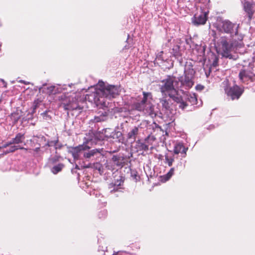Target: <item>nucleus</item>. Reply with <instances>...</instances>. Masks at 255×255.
<instances>
[{
  "instance_id": "2f4dec72",
  "label": "nucleus",
  "mask_w": 255,
  "mask_h": 255,
  "mask_svg": "<svg viewBox=\"0 0 255 255\" xmlns=\"http://www.w3.org/2000/svg\"><path fill=\"white\" fill-rule=\"evenodd\" d=\"M115 134H116L117 136L118 137H119L121 136L122 135V133L120 131H117V132H114H114H112L111 134H110V135L106 134L105 136L107 137H113V138H114V136H115Z\"/></svg>"
},
{
  "instance_id": "f704fd0d",
  "label": "nucleus",
  "mask_w": 255,
  "mask_h": 255,
  "mask_svg": "<svg viewBox=\"0 0 255 255\" xmlns=\"http://www.w3.org/2000/svg\"><path fill=\"white\" fill-rule=\"evenodd\" d=\"M218 61H219L218 58L217 57H215L214 60L213 61V63L212 64V66L214 67H217L218 65Z\"/></svg>"
},
{
  "instance_id": "c756f323",
  "label": "nucleus",
  "mask_w": 255,
  "mask_h": 255,
  "mask_svg": "<svg viewBox=\"0 0 255 255\" xmlns=\"http://www.w3.org/2000/svg\"><path fill=\"white\" fill-rule=\"evenodd\" d=\"M155 137L153 135H148L144 140L145 142L148 145H152L155 140Z\"/></svg>"
},
{
  "instance_id": "c03bdc74",
  "label": "nucleus",
  "mask_w": 255,
  "mask_h": 255,
  "mask_svg": "<svg viewBox=\"0 0 255 255\" xmlns=\"http://www.w3.org/2000/svg\"><path fill=\"white\" fill-rule=\"evenodd\" d=\"M195 46V47H196H196L197 48V47H199V46H198L197 44H196Z\"/></svg>"
},
{
  "instance_id": "1a4fd4ad",
  "label": "nucleus",
  "mask_w": 255,
  "mask_h": 255,
  "mask_svg": "<svg viewBox=\"0 0 255 255\" xmlns=\"http://www.w3.org/2000/svg\"><path fill=\"white\" fill-rule=\"evenodd\" d=\"M254 73L249 69H242L239 74V77L242 82L246 84L253 81Z\"/></svg>"
},
{
  "instance_id": "c85d7f7f",
  "label": "nucleus",
  "mask_w": 255,
  "mask_h": 255,
  "mask_svg": "<svg viewBox=\"0 0 255 255\" xmlns=\"http://www.w3.org/2000/svg\"><path fill=\"white\" fill-rule=\"evenodd\" d=\"M165 162L167 163L169 166L172 165L173 162L174 161V157L173 156H169L168 155H165Z\"/></svg>"
},
{
  "instance_id": "49530a36",
  "label": "nucleus",
  "mask_w": 255,
  "mask_h": 255,
  "mask_svg": "<svg viewBox=\"0 0 255 255\" xmlns=\"http://www.w3.org/2000/svg\"><path fill=\"white\" fill-rule=\"evenodd\" d=\"M204 49H203V51L201 52V53H204Z\"/></svg>"
},
{
  "instance_id": "4c0bfd02",
  "label": "nucleus",
  "mask_w": 255,
  "mask_h": 255,
  "mask_svg": "<svg viewBox=\"0 0 255 255\" xmlns=\"http://www.w3.org/2000/svg\"><path fill=\"white\" fill-rule=\"evenodd\" d=\"M204 86L202 85H200V84L197 85L195 87V89H196V90L200 91L203 90L204 89Z\"/></svg>"
},
{
  "instance_id": "f3484780",
  "label": "nucleus",
  "mask_w": 255,
  "mask_h": 255,
  "mask_svg": "<svg viewBox=\"0 0 255 255\" xmlns=\"http://www.w3.org/2000/svg\"><path fill=\"white\" fill-rule=\"evenodd\" d=\"M195 73V71L193 68L191 62H186L185 65L184 75L194 77Z\"/></svg>"
},
{
  "instance_id": "a211bd4d",
  "label": "nucleus",
  "mask_w": 255,
  "mask_h": 255,
  "mask_svg": "<svg viewBox=\"0 0 255 255\" xmlns=\"http://www.w3.org/2000/svg\"><path fill=\"white\" fill-rule=\"evenodd\" d=\"M40 92L45 93L47 94L50 95L56 92V87L54 86H47L43 85L42 87L39 88Z\"/></svg>"
},
{
  "instance_id": "5701e85b",
  "label": "nucleus",
  "mask_w": 255,
  "mask_h": 255,
  "mask_svg": "<svg viewBox=\"0 0 255 255\" xmlns=\"http://www.w3.org/2000/svg\"><path fill=\"white\" fill-rule=\"evenodd\" d=\"M136 146L137 150L147 151L148 150V145L145 142H142L139 140H138L136 142Z\"/></svg>"
},
{
  "instance_id": "9b49d317",
  "label": "nucleus",
  "mask_w": 255,
  "mask_h": 255,
  "mask_svg": "<svg viewBox=\"0 0 255 255\" xmlns=\"http://www.w3.org/2000/svg\"><path fill=\"white\" fill-rule=\"evenodd\" d=\"M242 3L244 10L247 13L249 20H251L255 11V5L253 3L246 0H244Z\"/></svg>"
},
{
  "instance_id": "ddd939ff",
  "label": "nucleus",
  "mask_w": 255,
  "mask_h": 255,
  "mask_svg": "<svg viewBox=\"0 0 255 255\" xmlns=\"http://www.w3.org/2000/svg\"><path fill=\"white\" fill-rule=\"evenodd\" d=\"M89 147L86 145H80L78 146L73 147L71 152L74 159H79L81 154H83V151L89 149Z\"/></svg>"
},
{
  "instance_id": "4be33fe9",
  "label": "nucleus",
  "mask_w": 255,
  "mask_h": 255,
  "mask_svg": "<svg viewBox=\"0 0 255 255\" xmlns=\"http://www.w3.org/2000/svg\"><path fill=\"white\" fill-rule=\"evenodd\" d=\"M9 147V148L3 151V154H6L10 152H13L18 149H26V148L21 147L20 145L11 144Z\"/></svg>"
},
{
  "instance_id": "de8ad7c7",
  "label": "nucleus",
  "mask_w": 255,
  "mask_h": 255,
  "mask_svg": "<svg viewBox=\"0 0 255 255\" xmlns=\"http://www.w3.org/2000/svg\"><path fill=\"white\" fill-rule=\"evenodd\" d=\"M103 212H104V213H105V214L106 215V211H103Z\"/></svg>"
},
{
  "instance_id": "39448f33",
  "label": "nucleus",
  "mask_w": 255,
  "mask_h": 255,
  "mask_svg": "<svg viewBox=\"0 0 255 255\" xmlns=\"http://www.w3.org/2000/svg\"><path fill=\"white\" fill-rule=\"evenodd\" d=\"M239 25L232 22L229 20L219 21L217 24V28L221 32L230 34L232 38L239 37Z\"/></svg>"
},
{
  "instance_id": "79ce46f5",
  "label": "nucleus",
  "mask_w": 255,
  "mask_h": 255,
  "mask_svg": "<svg viewBox=\"0 0 255 255\" xmlns=\"http://www.w3.org/2000/svg\"><path fill=\"white\" fill-rule=\"evenodd\" d=\"M120 252H114L113 254L112 255H118V254H119V253H120Z\"/></svg>"
},
{
  "instance_id": "aec40b11",
  "label": "nucleus",
  "mask_w": 255,
  "mask_h": 255,
  "mask_svg": "<svg viewBox=\"0 0 255 255\" xmlns=\"http://www.w3.org/2000/svg\"><path fill=\"white\" fill-rule=\"evenodd\" d=\"M125 159V158L121 155H114L112 158L114 163L120 167H122L124 165Z\"/></svg>"
},
{
  "instance_id": "e433bc0d",
  "label": "nucleus",
  "mask_w": 255,
  "mask_h": 255,
  "mask_svg": "<svg viewBox=\"0 0 255 255\" xmlns=\"http://www.w3.org/2000/svg\"><path fill=\"white\" fill-rule=\"evenodd\" d=\"M12 144L11 143L10 140L8 141L4 144H3L1 146H0V149L4 148L9 146Z\"/></svg>"
},
{
  "instance_id": "b1692460",
  "label": "nucleus",
  "mask_w": 255,
  "mask_h": 255,
  "mask_svg": "<svg viewBox=\"0 0 255 255\" xmlns=\"http://www.w3.org/2000/svg\"><path fill=\"white\" fill-rule=\"evenodd\" d=\"M97 153H100V149H94L88 152L83 151V156L87 158H90L94 156Z\"/></svg>"
},
{
  "instance_id": "7c9ffc66",
  "label": "nucleus",
  "mask_w": 255,
  "mask_h": 255,
  "mask_svg": "<svg viewBox=\"0 0 255 255\" xmlns=\"http://www.w3.org/2000/svg\"><path fill=\"white\" fill-rule=\"evenodd\" d=\"M21 115L18 111L12 113L11 114V118L14 121V123L17 122L20 118Z\"/></svg>"
},
{
  "instance_id": "473e14b6",
  "label": "nucleus",
  "mask_w": 255,
  "mask_h": 255,
  "mask_svg": "<svg viewBox=\"0 0 255 255\" xmlns=\"http://www.w3.org/2000/svg\"><path fill=\"white\" fill-rule=\"evenodd\" d=\"M174 172V168H171L169 172L166 174V180H168L173 174Z\"/></svg>"
},
{
  "instance_id": "37998d69",
  "label": "nucleus",
  "mask_w": 255,
  "mask_h": 255,
  "mask_svg": "<svg viewBox=\"0 0 255 255\" xmlns=\"http://www.w3.org/2000/svg\"><path fill=\"white\" fill-rule=\"evenodd\" d=\"M76 168L77 169H79V167H78V166L77 165H76Z\"/></svg>"
},
{
  "instance_id": "7ed1b4c3",
  "label": "nucleus",
  "mask_w": 255,
  "mask_h": 255,
  "mask_svg": "<svg viewBox=\"0 0 255 255\" xmlns=\"http://www.w3.org/2000/svg\"><path fill=\"white\" fill-rule=\"evenodd\" d=\"M143 97L140 102H135L134 99L130 97L131 102H128L126 104L128 105V108L131 110L142 111L145 114L148 115L152 118L155 117L156 114L154 111V107L151 103V100H152L151 93L143 92Z\"/></svg>"
},
{
  "instance_id": "0eeeda50",
  "label": "nucleus",
  "mask_w": 255,
  "mask_h": 255,
  "mask_svg": "<svg viewBox=\"0 0 255 255\" xmlns=\"http://www.w3.org/2000/svg\"><path fill=\"white\" fill-rule=\"evenodd\" d=\"M194 77L189 76L183 75L178 78L177 81L178 84L177 85L176 88L178 90L183 93L185 92L184 89L189 90L194 85Z\"/></svg>"
},
{
  "instance_id": "412c9836",
  "label": "nucleus",
  "mask_w": 255,
  "mask_h": 255,
  "mask_svg": "<svg viewBox=\"0 0 255 255\" xmlns=\"http://www.w3.org/2000/svg\"><path fill=\"white\" fill-rule=\"evenodd\" d=\"M25 137L24 134L18 133L14 138L10 140V142L12 144H18L19 143H22Z\"/></svg>"
},
{
  "instance_id": "a878e982",
  "label": "nucleus",
  "mask_w": 255,
  "mask_h": 255,
  "mask_svg": "<svg viewBox=\"0 0 255 255\" xmlns=\"http://www.w3.org/2000/svg\"><path fill=\"white\" fill-rule=\"evenodd\" d=\"M61 158V157L57 155H55L53 156H51L48 159V164L49 165H53L56 163L57 162L59 161Z\"/></svg>"
},
{
  "instance_id": "393cba45",
  "label": "nucleus",
  "mask_w": 255,
  "mask_h": 255,
  "mask_svg": "<svg viewBox=\"0 0 255 255\" xmlns=\"http://www.w3.org/2000/svg\"><path fill=\"white\" fill-rule=\"evenodd\" d=\"M64 167V165L63 164L59 163L57 165H54L51 169V171L53 174H56L57 173L61 171Z\"/></svg>"
},
{
  "instance_id": "72a5a7b5",
  "label": "nucleus",
  "mask_w": 255,
  "mask_h": 255,
  "mask_svg": "<svg viewBox=\"0 0 255 255\" xmlns=\"http://www.w3.org/2000/svg\"><path fill=\"white\" fill-rule=\"evenodd\" d=\"M58 142V140H54V141H48L47 143L46 144V145L47 146H55V148H56V145L57 143Z\"/></svg>"
},
{
  "instance_id": "cd10ccee",
  "label": "nucleus",
  "mask_w": 255,
  "mask_h": 255,
  "mask_svg": "<svg viewBox=\"0 0 255 255\" xmlns=\"http://www.w3.org/2000/svg\"><path fill=\"white\" fill-rule=\"evenodd\" d=\"M107 116V112H105L104 113H103L100 116H96L95 117V121L96 122H100L102 121H104L106 120V117Z\"/></svg>"
},
{
  "instance_id": "9d476101",
  "label": "nucleus",
  "mask_w": 255,
  "mask_h": 255,
  "mask_svg": "<svg viewBox=\"0 0 255 255\" xmlns=\"http://www.w3.org/2000/svg\"><path fill=\"white\" fill-rule=\"evenodd\" d=\"M183 94L182 96H180L182 97L183 99L184 102H185L186 104V106L184 108H182L179 106L180 108L182 109H184L189 104H191V105H194L197 104V99L196 95L194 93L191 94L189 93H186V92L182 93Z\"/></svg>"
},
{
  "instance_id": "a18cd8bd",
  "label": "nucleus",
  "mask_w": 255,
  "mask_h": 255,
  "mask_svg": "<svg viewBox=\"0 0 255 255\" xmlns=\"http://www.w3.org/2000/svg\"><path fill=\"white\" fill-rule=\"evenodd\" d=\"M39 148H36L35 149V150H36V151H38V150H39Z\"/></svg>"
},
{
  "instance_id": "4468645a",
  "label": "nucleus",
  "mask_w": 255,
  "mask_h": 255,
  "mask_svg": "<svg viewBox=\"0 0 255 255\" xmlns=\"http://www.w3.org/2000/svg\"><path fill=\"white\" fill-rule=\"evenodd\" d=\"M61 106L65 110H74L77 109V104L76 101L72 99V101L70 99L68 101L67 100L63 101L61 104Z\"/></svg>"
},
{
  "instance_id": "c9c22d12",
  "label": "nucleus",
  "mask_w": 255,
  "mask_h": 255,
  "mask_svg": "<svg viewBox=\"0 0 255 255\" xmlns=\"http://www.w3.org/2000/svg\"><path fill=\"white\" fill-rule=\"evenodd\" d=\"M43 116V118L45 120H49L50 119V117L48 115L47 112H45L42 114Z\"/></svg>"
},
{
  "instance_id": "20e7f679",
  "label": "nucleus",
  "mask_w": 255,
  "mask_h": 255,
  "mask_svg": "<svg viewBox=\"0 0 255 255\" xmlns=\"http://www.w3.org/2000/svg\"><path fill=\"white\" fill-rule=\"evenodd\" d=\"M243 38L244 36L242 34H240L239 37L234 38L233 40L229 41L227 37H221L220 42L222 56L226 58L232 59L233 56L231 52L235 48L242 46Z\"/></svg>"
},
{
  "instance_id": "58836bf2",
  "label": "nucleus",
  "mask_w": 255,
  "mask_h": 255,
  "mask_svg": "<svg viewBox=\"0 0 255 255\" xmlns=\"http://www.w3.org/2000/svg\"><path fill=\"white\" fill-rule=\"evenodd\" d=\"M186 43L187 44L190 46V48H192V46L191 44H192L193 42L191 38H188L186 39Z\"/></svg>"
},
{
  "instance_id": "6e6552de",
  "label": "nucleus",
  "mask_w": 255,
  "mask_h": 255,
  "mask_svg": "<svg viewBox=\"0 0 255 255\" xmlns=\"http://www.w3.org/2000/svg\"><path fill=\"white\" fill-rule=\"evenodd\" d=\"M225 91L228 96L230 97L233 100L238 99L243 94L244 90L237 85L233 87H227Z\"/></svg>"
},
{
  "instance_id": "f03ea898",
  "label": "nucleus",
  "mask_w": 255,
  "mask_h": 255,
  "mask_svg": "<svg viewBox=\"0 0 255 255\" xmlns=\"http://www.w3.org/2000/svg\"><path fill=\"white\" fill-rule=\"evenodd\" d=\"M178 84V82L175 76L168 75L165 79L160 82L158 86L163 95H168L170 98L177 103L180 104V107L184 108L186 104L178 93L176 88Z\"/></svg>"
},
{
  "instance_id": "f8f14e48",
  "label": "nucleus",
  "mask_w": 255,
  "mask_h": 255,
  "mask_svg": "<svg viewBox=\"0 0 255 255\" xmlns=\"http://www.w3.org/2000/svg\"><path fill=\"white\" fill-rule=\"evenodd\" d=\"M125 181V178L121 175H120L117 179H115V183H112L109 184V188L110 189V192H117L122 188L120 187Z\"/></svg>"
},
{
  "instance_id": "423d86ee",
  "label": "nucleus",
  "mask_w": 255,
  "mask_h": 255,
  "mask_svg": "<svg viewBox=\"0 0 255 255\" xmlns=\"http://www.w3.org/2000/svg\"><path fill=\"white\" fill-rule=\"evenodd\" d=\"M210 0H199L196 3L197 7H199L202 11H204L201 14H195L192 19L193 23L195 25L204 24L207 20V15L208 11L205 9H208L209 6Z\"/></svg>"
},
{
  "instance_id": "2eb2a0df",
  "label": "nucleus",
  "mask_w": 255,
  "mask_h": 255,
  "mask_svg": "<svg viewBox=\"0 0 255 255\" xmlns=\"http://www.w3.org/2000/svg\"><path fill=\"white\" fill-rule=\"evenodd\" d=\"M188 148H186L183 144V143L179 142L175 144L174 146L173 152L175 154L181 153L183 154V157H185L186 155V151Z\"/></svg>"
},
{
  "instance_id": "ea45409f",
  "label": "nucleus",
  "mask_w": 255,
  "mask_h": 255,
  "mask_svg": "<svg viewBox=\"0 0 255 255\" xmlns=\"http://www.w3.org/2000/svg\"><path fill=\"white\" fill-rule=\"evenodd\" d=\"M162 53H163V51H161V52H160L158 54V55H157V56H156V58H157V59H158V60H161L163 61V58H162Z\"/></svg>"
},
{
  "instance_id": "a19ab883",
  "label": "nucleus",
  "mask_w": 255,
  "mask_h": 255,
  "mask_svg": "<svg viewBox=\"0 0 255 255\" xmlns=\"http://www.w3.org/2000/svg\"><path fill=\"white\" fill-rule=\"evenodd\" d=\"M20 83H23L25 85H28L30 84V82H26V81H25L24 80H21L19 81Z\"/></svg>"
},
{
  "instance_id": "6ab92c4d",
  "label": "nucleus",
  "mask_w": 255,
  "mask_h": 255,
  "mask_svg": "<svg viewBox=\"0 0 255 255\" xmlns=\"http://www.w3.org/2000/svg\"><path fill=\"white\" fill-rule=\"evenodd\" d=\"M171 53L180 62L182 61L181 53L180 47L178 45H174L171 49Z\"/></svg>"
},
{
  "instance_id": "bb28decb",
  "label": "nucleus",
  "mask_w": 255,
  "mask_h": 255,
  "mask_svg": "<svg viewBox=\"0 0 255 255\" xmlns=\"http://www.w3.org/2000/svg\"><path fill=\"white\" fill-rule=\"evenodd\" d=\"M169 99L167 100L166 97H163L160 99V102L162 107L165 109L167 110L170 108Z\"/></svg>"
},
{
  "instance_id": "dca6fc26",
  "label": "nucleus",
  "mask_w": 255,
  "mask_h": 255,
  "mask_svg": "<svg viewBox=\"0 0 255 255\" xmlns=\"http://www.w3.org/2000/svg\"><path fill=\"white\" fill-rule=\"evenodd\" d=\"M139 132V128L134 127L130 129L128 133L127 138L128 140L134 141L136 139V136Z\"/></svg>"
},
{
  "instance_id": "f257e3e1",
  "label": "nucleus",
  "mask_w": 255,
  "mask_h": 255,
  "mask_svg": "<svg viewBox=\"0 0 255 255\" xmlns=\"http://www.w3.org/2000/svg\"><path fill=\"white\" fill-rule=\"evenodd\" d=\"M94 91L86 95L85 100L92 103H94L100 108L107 107L108 103L107 99L115 98L119 94V89L115 85L106 86L103 82H99Z\"/></svg>"
}]
</instances>
